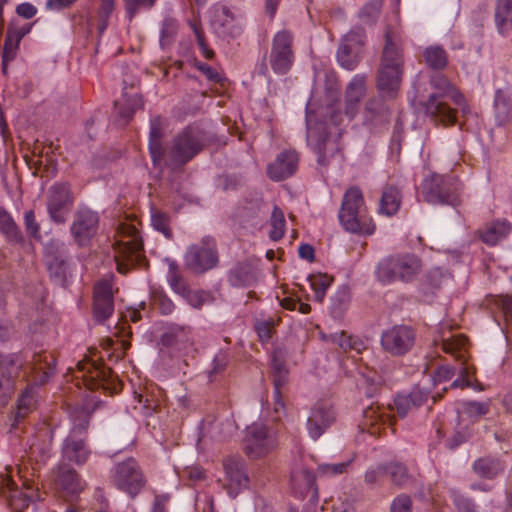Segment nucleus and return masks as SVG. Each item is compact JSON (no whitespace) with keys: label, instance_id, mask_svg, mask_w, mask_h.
Returning a JSON list of instances; mask_svg holds the SVG:
<instances>
[{"label":"nucleus","instance_id":"3","mask_svg":"<svg viewBox=\"0 0 512 512\" xmlns=\"http://www.w3.org/2000/svg\"><path fill=\"white\" fill-rule=\"evenodd\" d=\"M338 218L342 227L354 234L372 235L375 223L368 214L361 189L357 186L348 188L342 198Z\"/></svg>","mask_w":512,"mask_h":512},{"label":"nucleus","instance_id":"38","mask_svg":"<svg viewBox=\"0 0 512 512\" xmlns=\"http://www.w3.org/2000/svg\"><path fill=\"white\" fill-rule=\"evenodd\" d=\"M143 105V99L139 94H135L125 100L123 105H120L118 101L114 102L115 109H117L122 125H126L132 119L135 112L138 109L143 108Z\"/></svg>","mask_w":512,"mask_h":512},{"label":"nucleus","instance_id":"34","mask_svg":"<svg viewBox=\"0 0 512 512\" xmlns=\"http://www.w3.org/2000/svg\"><path fill=\"white\" fill-rule=\"evenodd\" d=\"M0 232L8 242L20 243L23 240L21 230L3 207H0Z\"/></svg>","mask_w":512,"mask_h":512},{"label":"nucleus","instance_id":"4","mask_svg":"<svg viewBox=\"0 0 512 512\" xmlns=\"http://www.w3.org/2000/svg\"><path fill=\"white\" fill-rule=\"evenodd\" d=\"M118 235L119 239L114 244V259L117 271L126 274L142 262L143 244L138 230L131 224L121 223L118 226Z\"/></svg>","mask_w":512,"mask_h":512},{"label":"nucleus","instance_id":"12","mask_svg":"<svg viewBox=\"0 0 512 512\" xmlns=\"http://www.w3.org/2000/svg\"><path fill=\"white\" fill-rule=\"evenodd\" d=\"M293 34L288 30L278 31L271 43L269 63L272 70L279 75L287 74L294 63Z\"/></svg>","mask_w":512,"mask_h":512},{"label":"nucleus","instance_id":"54","mask_svg":"<svg viewBox=\"0 0 512 512\" xmlns=\"http://www.w3.org/2000/svg\"><path fill=\"white\" fill-rule=\"evenodd\" d=\"M152 304L163 315L171 314L175 309L174 302L164 292H154L152 295Z\"/></svg>","mask_w":512,"mask_h":512},{"label":"nucleus","instance_id":"47","mask_svg":"<svg viewBox=\"0 0 512 512\" xmlns=\"http://www.w3.org/2000/svg\"><path fill=\"white\" fill-rule=\"evenodd\" d=\"M366 94V78L361 75H356L349 82L346 87L345 97L361 101Z\"/></svg>","mask_w":512,"mask_h":512},{"label":"nucleus","instance_id":"26","mask_svg":"<svg viewBox=\"0 0 512 512\" xmlns=\"http://www.w3.org/2000/svg\"><path fill=\"white\" fill-rule=\"evenodd\" d=\"M511 224L506 220H497L486 224L476 231L478 238L489 246H494L505 239L511 232Z\"/></svg>","mask_w":512,"mask_h":512},{"label":"nucleus","instance_id":"48","mask_svg":"<svg viewBox=\"0 0 512 512\" xmlns=\"http://www.w3.org/2000/svg\"><path fill=\"white\" fill-rule=\"evenodd\" d=\"M21 40L14 34L12 28H7L3 45L2 58L5 61H13L16 58Z\"/></svg>","mask_w":512,"mask_h":512},{"label":"nucleus","instance_id":"29","mask_svg":"<svg viewBox=\"0 0 512 512\" xmlns=\"http://www.w3.org/2000/svg\"><path fill=\"white\" fill-rule=\"evenodd\" d=\"M291 483L293 489L297 490L301 495L311 493L313 498L317 496L316 479L311 471L302 468L292 472Z\"/></svg>","mask_w":512,"mask_h":512},{"label":"nucleus","instance_id":"35","mask_svg":"<svg viewBox=\"0 0 512 512\" xmlns=\"http://www.w3.org/2000/svg\"><path fill=\"white\" fill-rule=\"evenodd\" d=\"M425 64L433 70H443L448 65V54L440 45H431L422 54Z\"/></svg>","mask_w":512,"mask_h":512},{"label":"nucleus","instance_id":"30","mask_svg":"<svg viewBox=\"0 0 512 512\" xmlns=\"http://www.w3.org/2000/svg\"><path fill=\"white\" fill-rule=\"evenodd\" d=\"M468 338L465 335L457 334L450 337H441L440 345L443 352L453 355L457 360L466 361Z\"/></svg>","mask_w":512,"mask_h":512},{"label":"nucleus","instance_id":"27","mask_svg":"<svg viewBox=\"0 0 512 512\" xmlns=\"http://www.w3.org/2000/svg\"><path fill=\"white\" fill-rule=\"evenodd\" d=\"M402 203V194L393 184H386L379 199L377 212L380 215L391 217L395 215Z\"/></svg>","mask_w":512,"mask_h":512},{"label":"nucleus","instance_id":"39","mask_svg":"<svg viewBox=\"0 0 512 512\" xmlns=\"http://www.w3.org/2000/svg\"><path fill=\"white\" fill-rule=\"evenodd\" d=\"M473 469L478 476L487 479H492L503 471L500 461L491 458L476 460L473 464Z\"/></svg>","mask_w":512,"mask_h":512},{"label":"nucleus","instance_id":"37","mask_svg":"<svg viewBox=\"0 0 512 512\" xmlns=\"http://www.w3.org/2000/svg\"><path fill=\"white\" fill-rule=\"evenodd\" d=\"M47 268L50 277L59 285L66 286L69 267L67 261L62 256H52L47 261Z\"/></svg>","mask_w":512,"mask_h":512},{"label":"nucleus","instance_id":"32","mask_svg":"<svg viewBox=\"0 0 512 512\" xmlns=\"http://www.w3.org/2000/svg\"><path fill=\"white\" fill-rule=\"evenodd\" d=\"M495 24L500 34L506 35L512 29V0H497Z\"/></svg>","mask_w":512,"mask_h":512},{"label":"nucleus","instance_id":"52","mask_svg":"<svg viewBox=\"0 0 512 512\" xmlns=\"http://www.w3.org/2000/svg\"><path fill=\"white\" fill-rule=\"evenodd\" d=\"M366 33L363 28H354L350 30L342 39L343 44H347L353 49L361 52L363 46L365 45Z\"/></svg>","mask_w":512,"mask_h":512},{"label":"nucleus","instance_id":"18","mask_svg":"<svg viewBox=\"0 0 512 512\" xmlns=\"http://www.w3.org/2000/svg\"><path fill=\"white\" fill-rule=\"evenodd\" d=\"M404 64V49L400 33L391 26H386L379 65L404 70Z\"/></svg>","mask_w":512,"mask_h":512},{"label":"nucleus","instance_id":"14","mask_svg":"<svg viewBox=\"0 0 512 512\" xmlns=\"http://www.w3.org/2000/svg\"><path fill=\"white\" fill-rule=\"evenodd\" d=\"M74 203L71 187L68 183H54L47 192V211L51 220L63 224L67 220Z\"/></svg>","mask_w":512,"mask_h":512},{"label":"nucleus","instance_id":"64","mask_svg":"<svg viewBox=\"0 0 512 512\" xmlns=\"http://www.w3.org/2000/svg\"><path fill=\"white\" fill-rule=\"evenodd\" d=\"M255 330L261 342H268L273 333V324L271 321H259L255 324Z\"/></svg>","mask_w":512,"mask_h":512},{"label":"nucleus","instance_id":"19","mask_svg":"<svg viewBox=\"0 0 512 512\" xmlns=\"http://www.w3.org/2000/svg\"><path fill=\"white\" fill-rule=\"evenodd\" d=\"M211 26L214 32L224 39H235L243 30L237 17L225 5L214 7Z\"/></svg>","mask_w":512,"mask_h":512},{"label":"nucleus","instance_id":"24","mask_svg":"<svg viewBox=\"0 0 512 512\" xmlns=\"http://www.w3.org/2000/svg\"><path fill=\"white\" fill-rule=\"evenodd\" d=\"M307 140L317 154V162L321 166H327L329 159L333 156L336 146L329 143L328 134L326 132L317 131L316 128L310 126L307 120Z\"/></svg>","mask_w":512,"mask_h":512},{"label":"nucleus","instance_id":"63","mask_svg":"<svg viewBox=\"0 0 512 512\" xmlns=\"http://www.w3.org/2000/svg\"><path fill=\"white\" fill-rule=\"evenodd\" d=\"M24 223L30 236L33 238H40V226L36 222L35 213L33 210H29L25 213Z\"/></svg>","mask_w":512,"mask_h":512},{"label":"nucleus","instance_id":"9","mask_svg":"<svg viewBox=\"0 0 512 512\" xmlns=\"http://www.w3.org/2000/svg\"><path fill=\"white\" fill-rule=\"evenodd\" d=\"M77 368L82 373L83 383L89 390L102 389L110 394H116L122 388L121 381L103 363L82 360L77 363Z\"/></svg>","mask_w":512,"mask_h":512},{"label":"nucleus","instance_id":"56","mask_svg":"<svg viewBox=\"0 0 512 512\" xmlns=\"http://www.w3.org/2000/svg\"><path fill=\"white\" fill-rule=\"evenodd\" d=\"M189 25L196 36L198 46L203 56L207 59H212L214 56V52L212 49L208 48L201 25L196 21H190Z\"/></svg>","mask_w":512,"mask_h":512},{"label":"nucleus","instance_id":"40","mask_svg":"<svg viewBox=\"0 0 512 512\" xmlns=\"http://www.w3.org/2000/svg\"><path fill=\"white\" fill-rule=\"evenodd\" d=\"M269 224L271 228L269 232L270 239L273 241L282 239L285 234L286 221L283 210L277 205L272 209Z\"/></svg>","mask_w":512,"mask_h":512},{"label":"nucleus","instance_id":"2","mask_svg":"<svg viewBox=\"0 0 512 512\" xmlns=\"http://www.w3.org/2000/svg\"><path fill=\"white\" fill-rule=\"evenodd\" d=\"M430 85L435 92L422 104L425 114L444 126L454 125L457 121L456 111L448 105L447 99L466 112L467 106L463 94L443 74L432 76Z\"/></svg>","mask_w":512,"mask_h":512},{"label":"nucleus","instance_id":"41","mask_svg":"<svg viewBox=\"0 0 512 512\" xmlns=\"http://www.w3.org/2000/svg\"><path fill=\"white\" fill-rule=\"evenodd\" d=\"M308 280L310 282L312 290L314 291L315 300L320 303L323 302L326 295V291L333 282V277L327 274L318 273L310 275Z\"/></svg>","mask_w":512,"mask_h":512},{"label":"nucleus","instance_id":"43","mask_svg":"<svg viewBox=\"0 0 512 512\" xmlns=\"http://www.w3.org/2000/svg\"><path fill=\"white\" fill-rule=\"evenodd\" d=\"M225 473L231 484H234L238 488L246 486L248 482V476L242 469L239 462L228 460L224 462Z\"/></svg>","mask_w":512,"mask_h":512},{"label":"nucleus","instance_id":"55","mask_svg":"<svg viewBox=\"0 0 512 512\" xmlns=\"http://www.w3.org/2000/svg\"><path fill=\"white\" fill-rule=\"evenodd\" d=\"M287 374L288 373H280L273 374V384H274V399H275V411L278 412L280 409H283L285 404L282 398V388L287 383Z\"/></svg>","mask_w":512,"mask_h":512},{"label":"nucleus","instance_id":"53","mask_svg":"<svg viewBox=\"0 0 512 512\" xmlns=\"http://www.w3.org/2000/svg\"><path fill=\"white\" fill-rule=\"evenodd\" d=\"M329 340L332 343L336 344L339 348H341L345 352L348 350H351V349H354L357 352H360L359 346L361 345V343L358 342L357 340H353L344 331L331 334L329 336Z\"/></svg>","mask_w":512,"mask_h":512},{"label":"nucleus","instance_id":"31","mask_svg":"<svg viewBox=\"0 0 512 512\" xmlns=\"http://www.w3.org/2000/svg\"><path fill=\"white\" fill-rule=\"evenodd\" d=\"M165 262L168 266L167 282L175 294L182 296L190 288V285L175 260L166 258Z\"/></svg>","mask_w":512,"mask_h":512},{"label":"nucleus","instance_id":"51","mask_svg":"<svg viewBox=\"0 0 512 512\" xmlns=\"http://www.w3.org/2000/svg\"><path fill=\"white\" fill-rule=\"evenodd\" d=\"M179 22L172 17L163 20L160 41L162 45L170 44L178 33Z\"/></svg>","mask_w":512,"mask_h":512},{"label":"nucleus","instance_id":"7","mask_svg":"<svg viewBox=\"0 0 512 512\" xmlns=\"http://www.w3.org/2000/svg\"><path fill=\"white\" fill-rule=\"evenodd\" d=\"M458 181L450 176L432 174L421 184L424 200L431 204L457 206L460 203Z\"/></svg>","mask_w":512,"mask_h":512},{"label":"nucleus","instance_id":"5","mask_svg":"<svg viewBox=\"0 0 512 512\" xmlns=\"http://www.w3.org/2000/svg\"><path fill=\"white\" fill-rule=\"evenodd\" d=\"M5 365L14 373V377L28 379L32 378L35 384H44L54 373V357L45 352L34 353L30 361L23 363V359L18 354H12L5 360Z\"/></svg>","mask_w":512,"mask_h":512},{"label":"nucleus","instance_id":"36","mask_svg":"<svg viewBox=\"0 0 512 512\" xmlns=\"http://www.w3.org/2000/svg\"><path fill=\"white\" fill-rule=\"evenodd\" d=\"M395 418L382 411L379 406H369L363 412V426L374 427L379 424L393 426Z\"/></svg>","mask_w":512,"mask_h":512},{"label":"nucleus","instance_id":"8","mask_svg":"<svg viewBox=\"0 0 512 512\" xmlns=\"http://www.w3.org/2000/svg\"><path fill=\"white\" fill-rule=\"evenodd\" d=\"M184 263L186 268L195 274H203L217 267L219 253L215 239L205 236L199 242L188 246Z\"/></svg>","mask_w":512,"mask_h":512},{"label":"nucleus","instance_id":"13","mask_svg":"<svg viewBox=\"0 0 512 512\" xmlns=\"http://www.w3.org/2000/svg\"><path fill=\"white\" fill-rule=\"evenodd\" d=\"M25 491H18L12 480L8 468L0 475V495L5 497L15 512H23L33 501L39 500L38 489L28 481L23 482Z\"/></svg>","mask_w":512,"mask_h":512},{"label":"nucleus","instance_id":"42","mask_svg":"<svg viewBox=\"0 0 512 512\" xmlns=\"http://www.w3.org/2000/svg\"><path fill=\"white\" fill-rule=\"evenodd\" d=\"M337 60L343 68L353 70L360 61V52L341 42L337 52Z\"/></svg>","mask_w":512,"mask_h":512},{"label":"nucleus","instance_id":"60","mask_svg":"<svg viewBox=\"0 0 512 512\" xmlns=\"http://www.w3.org/2000/svg\"><path fill=\"white\" fill-rule=\"evenodd\" d=\"M196 67L206 76L209 81L220 84L222 87L225 85L226 78L208 64L198 63L196 64Z\"/></svg>","mask_w":512,"mask_h":512},{"label":"nucleus","instance_id":"49","mask_svg":"<svg viewBox=\"0 0 512 512\" xmlns=\"http://www.w3.org/2000/svg\"><path fill=\"white\" fill-rule=\"evenodd\" d=\"M35 407V401L30 391H24L18 399L15 421L18 423L24 419Z\"/></svg>","mask_w":512,"mask_h":512},{"label":"nucleus","instance_id":"61","mask_svg":"<svg viewBox=\"0 0 512 512\" xmlns=\"http://www.w3.org/2000/svg\"><path fill=\"white\" fill-rule=\"evenodd\" d=\"M489 409H490L489 402L471 401V402L465 403V412L470 417L484 416L489 412Z\"/></svg>","mask_w":512,"mask_h":512},{"label":"nucleus","instance_id":"28","mask_svg":"<svg viewBox=\"0 0 512 512\" xmlns=\"http://www.w3.org/2000/svg\"><path fill=\"white\" fill-rule=\"evenodd\" d=\"M228 282L235 287H248L256 281L253 266L245 260L236 263L228 272Z\"/></svg>","mask_w":512,"mask_h":512},{"label":"nucleus","instance_id":"23","mask_svg":"<svg viewBox=\"0 0 512 512\" xmlns=\"http://www.w3.org/2000/svg\"><path fill=\"white\" fill-rule=\"evenodd\" d=\"M404 70L379 65L376 76V86L383 97H397L403 80Z\"/></svg>","mask_w":512,"mask_h":512},{"label":"nucleus","instance_id":"16","mask_svg":"<svg viewBox=\"0 0 512 512\" xmlns=\"http://www.w3.org/2000/svg\"><path fill=\"white\" fill-rule=\"evenodd\" d=\"M99 225L98 214L89 208H79L73 217L70 233L80 247L88 246L96 235Z\"/></svg>","mask_w":512,"mask_h":512},{"label":"nucleus","instance_id":"20","mask_svg":"<svg viewBox=\"0 0 512 512\" xmlns=\"http://www.w3.org/2000/svg\"><path fill=\"white\" fill-rule=\"evenodd\" d=\"M336 413L327 402H317L307 419V431L311 438L318 439L335 422Z\"/></svg>","mask_w":512,"mask_h":512},{"label":"nucleus","instance_id":"6","mask_svg":"<svg viewBox=\"0 0 512 512\" xmlns=\"http://www.w3.org/2000/svg\"><path fill=\"white\" fill-rule=\"evenodd\" d=\"M422 260L415 254L393 255L382 260L377 267V278L383 283L411 282L422 271Z\"/></svg>","mask_w":512,"mask_h":512},{"label":"nucleus","instance_id":"44","mask_svg":"<svg viewBox=\"0 0 512 512\" xmlns=\"http://www.w3.org/2000/svg\"><path fill=\"white\" fill-rule=\"evenodd\" d=\"M151 224L153 228L161 232L165 238L172 239L173 231L170 226V216L166 212L159 209L152 208L151 210Z\"/></svg>","mask_w":512,"mask_h":512},{"label":"nucleus","instance_id":"46","mask_svg":"<svg viewBox=\"0 0 512 512\" xmlns=\"http://www.w3.org/2000/svg\"><path fill=\"white\" fill-rule=\"evenodd\" d=\"M181 297H183L186 302L195 309H201L203 305L212 303L214 300L210 292L204 290H191L190 288Z\"/></svg>","mask_w":512,"mask_h":512},{"label":"nucleus","instance_id":"10","mask_svg":"<svg viewBox=\"0 0 512 512\" xmlns=\"http://www.w3.org/2000/svg\"><path fill=\"white\" fill-rule=\"evenodd\" d=\"M111 478L114 486L131 498H135L146 484L145 476L134 458L117 463Z\"/></svg>","mask_w":512,"mask_h":512},{"label":"nucleus","instance_id":"15","mask_svg":"<svg viewBox=\"0 0 512 512\" xmlns=\"http://www.w3.org/2000/svg\"><path fill=\"white\" fill-rule=\"evenodd\" d=\"M88 425L89 420L87 415L83 414L81 417H75L72 433L65 439L63 444V458L76 465H84L91 455V450L85 439L78 438L74 434L76 430L85 431Z\"/></svg>","mask_w":512,"mask_h":512},{"label":"nucleus","instance_id":"50","mask_svg":"<svg viewBox=\"0 0 512 512\" xmlns=\"http://www.w3.org/2000/svg\"><path fill=\"white\" fill-rule=\"evenodd\" d=\"M387 474H389L392 482L397 486L405 485L409 480L406 466L400 463H388L385 465Z\"/></svg>","mask_w":512,"mask_h":512},{"label":"nucleus","instance_id":"59","mask_svg":"<svg viewBox=\"0 0 512 512\" xmlns=\"http://www.w3.org/2000/svg\"><path fill=\"white\" fill-rule=\"evenodd\" d=\"M452 501L457 512H475V504L473 500L458 492L452 493Z\"/></svg>","mask_w":512,"mask_h":512},{"label":"nucleus","instance_id":"57","mask_svg":"<svg viewBox=\"0 0 512 512\" xmlns=\"http://www.w3.org/2000/svg\"><path fill=\"white\" fill-rule=\"evenodd\" d=\"M494 106L498 117L506 118L509 115L510 107L508 95L504 90H497L495 93Z\"/></svg>","mask_w":512,"mask_h":512},{"label":"nucleus","instance_id":"33","mask_svg":"<svg viewBox=\"0 0 512 512\" xmlns=\"http://www.w3.org/2000/svg\"><path fill=\"white\" fill-rule=\"evenodd\" d=\"M389 110L380 98L370 99L365 106L364 118L372 124L387 122Z\"/></svg>","mask_w":512,"mask_h":512},{"label":"nucleus","instance_id":"45","mask_svg":"<svg viewBox=\"0 0 512 512\" xmlns=\"http://www.w3.org/2000/svg\"><path fill=\"white\" fill-rule=\"evenodd\" d=\"M383 0H369L359 11V18L368 24L375 23L381 13Z\"/></svg>","mask_w":512,"mask_h":512},{"label":"nucleus","instance_id":"25","mask_svg":"<svg viewBox=\"0 0 512 512\" xmlns=\"http://www.w3.org/2000/svg\"><path fill=\"white\" fill-rule=\"evenodd\" d=\"M55 486L57 490L62 491L66 495L78 494L84 488L79 474L67 465L58 467Z\"/></svg>","mask_w":512,"mask_h":512},{"label":"nucleus","instance_id":"21","mask_svg":"<svg viewBox=\"0 0 512 512\" xmlns=\"http://www.w3.org/2000/svg\"><path fill=\"white\" fill-rule=\"evenodd\" d=\"M114 312L112 284L100 281L93 292V315L98 323L105 322Z\"/></svg>","mask_w":512,"mask_h":512},{"label":"nucleus","instance_id":"11","mask_svg":"<svg viewBox=\"0 0 512 512\" xmlns=\"http://www.w3.org/2000/svg\"><path fill=\"white\" fill-rule=\"evenodd\" d=\"M278 445L276 433L265 424L256 422L246 428L244 451L248 457L258 459L271 453Z\"/></svg>","mask_w":512,"mask_h":512},{"label":"nucleus","instance_id":"17","mask_svg":"<svg viewBox=\"0 0 512 512\" xmlns=\"http://www.w3.org/2000/svg\"><path fill=\"white\" fill-rule=\"evenodd\" d=\"M415 337V331L410 326L395 325L383 332L381 345L391 355L402 356L413 347Z\"/></svg>","mask_w":512,"mask_h":512},{"label":"nucleus","instance_id":"58","mask_svg":"<svg viewBox=\"0 0 512 512\" xmlns=\"http://www.w3.org/2000/svg\"><path fill=\"white\" fill-rule=\"evenodd\" d=\"M386 474L387 469H385V465H378L365 472L364 481L368 486L379 485Z\"/></svg>","mask_w":512,"mask_h":512},{"label":"nucleus","instance_id":"22","mask_svg":"<svg viewBox=\"0 0 512 512\" xmlns=\"http://www.w3.org/2000/svg\"><path fill=\"white\" fill-rule=\"evenodd\" d=\"M298 162V153L293 149H285L268 165L267 175L273 181H282L297 171Z\"/></svg>","mask_w":512,"mask_h":512},{"label":"nucleus","instance_id":"62","mask_svg":"<svg viewBox=\"0 0 512 512\" xmlns=\"http://www.w3.org/2000/svg\"><path fill=\"white\" fill-rule=\"evenodd\" d=\"M390 512H412V500L407 494L398 495L391 503Z\"/></svg>","mask_w":512,"mask_h":512},{"label":"nucleus","instance_id":"1","mask_svg":"<svg viewBox=\"0 0 512 512\" xmlns=\"http://www.w3.org/2000/svg\"><path fill=\"white\" fill-rule=\"evenodd\" d=\"M166 122L157 115L150 121L148 150L155 168L177 170L191 161L204 145L197 127L187 126L176 134L169 147L163 145Z\"/></svg>","mask_w":512,"mask_h":512}]
</instances>
